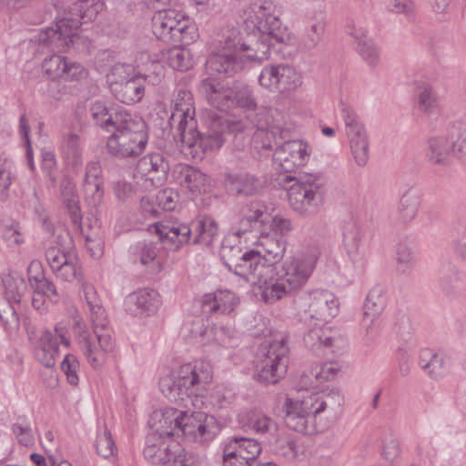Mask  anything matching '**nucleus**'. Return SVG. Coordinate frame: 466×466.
<instances>
[{"instance_id": "ddd939ff", "label": "nucleus", "mask_w": 466, "mask_h": 466, "mask_svg": "<svg viewBox=\"0 0 466 466\" xmlns=\"http://www.w3.org/2000/svg\"><path fill=\"white\" fill-rule=\"evenodd\" d=\"M246 281L259 287L261 299L267 304H273L294 291L275 267L258 265Z\"/></svg>"}, {"instance_id": "b1692460", "label": "nucleus", "mask_w": 466, "mask_h": 466, "mask_svg": "<svg viewBox=\"0 0 466 466\" xmlns=\"http://www.w3.org/2000/svg\"><path fill=\"white\" fill-rule=\"evenodd\" d=\"M168 170L169 164L160 153L146 155L136 167V174L150 181L153 187H159L166 181Z\"/></svg>"}, {"instance_id": "9d476101", "label": "nucleus", "mask_w": 466, "mask_h": 466, "mask_svg": "<svg viewBox=\"0 0 466 466\" xmlns=\"http://www.w3.org/2000/svg\"><path fill=\"white\" fill-rule=\"evenodd\" d=\"M324 184L318 176H305L290 186L287 192L289 207L301 216L318 212L324 199Z\"/></svg>"}, {"instance_id": "f8f14e48", "label": "nucleus", "mask_w": 466, "mask_h": 466, "mask_svg": "<svg viewBox=\"0 0 466 466\" xmlns=\"http://www.w3.org/2000/svg\"><path fill=\"white\" fill-rule=\"evenodd\" d=\"M143 454L155 466H187V453L180 444L157 434L147 437Z\"/></svg>"}, {"instance_id": "6ab92c4d", "label": "nucleus", "mask_w": 466, "mask_h": 466, "mask_svg": "<svg viewBox=\"0 0 466 466\" xmlns=\"http://www.w3.org/2000/svg\"><path fill=\"white\" fill-rule=\"evenodd\" d=\"M180 434L193 441H208L218 432V425L214 416L203 411H183Z\"/></svg>"}, {"instance_id": "37998d69", "label": "nucleus", "mask_w": 466, "mask_h": 466, "mask_svg": "<svg viewBox=\"0 0 466 466\" xmlns=\"http://www.w3.org/2000/svg\"><path fill=\"white\" fill-rule=\"evenodd\" d=\"M452 153L448 134L429 138L426 148L427 159L437 165L446 164L450 154Z\"/></svg>"}, {"instance_id": "f03ea898", "label": "nucleus", "mask_w": 466, "mask_h": 466, "mask_svg": "<svg viewBox=\"0 0 466 466\" xmlns=\"http://www.w3.org/2000/svg\"><path fill=\"white\" fill-rule=\"evenodd\" d=\"M211 122L207 132L198 129L195 118L193 96L190 91L179 89L172 101V112L168 120L174 137H179L181 151L195 159H202L208 151L218 149L224 143V133L228 129L225 119L217 114L210 116Z\"/></svg>"}, {"instance_id": "c9c22d12", "label": "nucleus", "mask_w": 466, "mask_h": 466, "mask_svg": "<svg viewBox=\"0 0 466 466\" xmlns=\"http://www.w3.org/2000/svg\"><path fill=\"white\" fill-rule=\"evenodd\" d=\"M59 344L60 341L51 330L41 331L35 346V357L38 361L45 367H53L58 356Z\"/></svg>"}, {"instance_id": "2f4dec72", "label": "nucleus", "mask_w": 466, "mask_h": 466, "mask_svg": "<svg viewBox=\"0 0 466 466\" xmlns=\"http://www.w3.org/2000/svg\"><path fill=\"white\" fill-rule=\"evenodd\" d=\"M386 299L382 287L375 286L368 293L363 306L362 325L367 332L371 329L384 310Z\"/></svg>"}, {"instance_id": "13d9d810", "label": "nucleus", "mask_w": 466, "mask_h": 466, "mask_svg": "<svg viewBox=\"0 0 466 466\" xmlns=\"http://www.w3.org/2000/svg\"><path fill=\"white\" fill-rule=\"evenodd\" d=\"M19 303H13L7 299H0V320L6 329L16 330L20 326L17 310Z\"/></svg>"}, {"instance_id": "4d7b16f0", "label": "nucleus", "mask_w": 466, "mask_h": 466, "mask_svg": "<svg viewBox=\"0 0 466 466\" xmlns=\"http://www.w3.org/2000/svg\"><path fill=\"white\" fill-rule=\"evenodd\" d=\"M197 36L196 25H193L187 17L182 15V18L177 28H175V34L169 44L189 45L195 41Z\"/></svg>"}, {"instance_id": "e433bc0d", "label": "nucleus", "mask_w": 466, "mask_h": 466, "mask_svg": "<svg viewBox=\"0 0 466 466\" xmlns=\"http://www.w3.org/2000/svg\"><path fill=\"white\" fill-rule=\"evenodd\" d=\"M182 413L183 410H178L174 408H167L162 411L154 412L151 420H158L159 425L153 434H157L163 438H169L175 435L179 436Z\"/></svg>"}, {"instance_id": "a211bd4d", "label": "nucleus", "mask_w": 466, "mask_h": 466, "mask_svg": "<svg viewBox=\"0 0 466 466\" xmlns=\"http://www.w3.org/2000/svg\"><path fill=\"white\" fill-rule=\"evenodd\" d=\"M262 451L261 444L252 438L234 436L223 451V466H252Z\"/></svg>"}, {"instance_id": "bb28decb", "label": "nucleus", "mask_w": 466, "mask_h": 466, "mask_svg": "<svg viewBox=\"0 0 466 466\" xmlns=\"http://www.w3.org/2000/svg\"><path fill=\"white\" fill-rule=\"evenodd\" d=\"M89 112L93 121L108 132H112L130 114L123 107L107 106L100 100L91 103Z\"/></svg>"}, {"instance_id": "412c9836", "label": "nucleus", "mask_w": 466, "mask_h": 466, "mask_svg": "<svg viewBox=\"0 0 466 466\" xmlns=\"http://www.w3.org/2000/svg\"><path fill=\"white\" fill-rule=\"evenodd\" d=\"M220 257L229 270L245 280L248 279L258 266L259 256L256 255L254 250L242 252L238 245H233L228 240L223 241L220 248Z\"/></svg>"}, {"instance_id": "864d4df0", "label": "nucleus", "mask_w": 466, "mask_h": 466, "mask_svg": "<svg viewBox=\"0 0 466 466\" xmlns=\"http://www.w3.org/2000/svg\"><path fill=\"white\" fill-rule=\"evenodd\" d=\"M280 129L277 127L259 126L253 136L255 147L265 151L272 150L278 143V137H280Z\"/></svg>"}, {"instance_id": "7ed1b4c3", "label": "nucleus", "mask_w": 466, "mask_h": 466, "mask_svg": "<svg viewBox=\"0 0 466 466\" xmlns=\"http://www.w3.org/2000/svg\"><path fill=\"white\" fill-rule=\"evenodd\" d=\"M82 290L86 301L85 309L93 330L90 331L82 319L76 320L73 332L77 346L86 361L94 369H100L116 346L108 328V319L95 287L83 281Z\"/></svg>"}, {"instance_id": "72a5a7b5", "label": "nucleus", "mask_w": 466, "mask_h": 466, "mask_svg": "<svg viewBox=\"0 0 466 466\" xmlns=\"http://www.w3.org/2000/svg\"><path fill=\"white\" fill-rule=\"evenodd\" d=\"M55 242V246L46 250V258L52 271L56 270L59 264H65L69 259V255L76 254L74 243L68 232L58 234Z\"/></svg>"}, {"instance_id": "4468645a", "label": "nucleus", "mask_w": 466, "mask_h": 466, "mask_svg": "<svg viewBox=\"0 0 466 466\" xmlns=\"http://www.w3.org/2000/svg\"><path fill=\"white\" fill-rule=\"evenodd\" d=\"M319 260V251L308 250L285 259L279 271L288 287L293 290L302 288L312 275Z\"/></svg>"}, {"instance_id": "5701e85b", "label": "nucleus", "mask_w": 466, "mask_h": 466, "mask_svg": "<svg viewBox=\"0 0 466 466\" xmlns=\"http://www.w3.org/2000/svg\"><path fill=\"white\" fill-rule=\"evenodd\" d=\"M343 245L356 268L362 269L367 264L366 247L363 233L359 224L351 219L343 226Z\"/></svg>"}, {"instance_id": "680f3d73", "label": "nucleus", "mask_w": 466, "mask_h": 466, "mask_svg": "<svg viewBox=\"0 0 466 466\" xmlns=\"http://www.w3.org/2000/svg\"><path fill=\"white\" fill-rule=\"evenodd\" d=\"M436 106L437 103L432 88L428 85L420 86L417 94V108L419 111L426 115H431Z\"/></svg>"}, {"instance_id": "aec40b11", "label": "nucleus", "mask_w": 466, "mask_h": 466, "mask_svg": "<svg viewBox=\"0 0 466 466\" xmlns=\"http://www.w3.org/2000/svg\"><path fill=\"white\" fill-rule=\"evenodd\" d=\"M311 147L302 140H289L275 149L273 162L276 168L283 172H292L305 166L310 157Z\"/></svg>"}, {"instance_id": "9b49d317", "label": "nucleus", "mask_w": 466, "mask_h": 466, "mask_svg": "<svg viewBox=\"0 0 466 466\" xmlns=\"http://www.w3.org/2000/svg\"><path fill=\"white\" fill-rule=\"evenodd\" d=\"M296 307L301 320L328 322L338 315L339 303L330 291L313 289L300 294Z\"/></svg>"}, {"instance_id": "338daca9", "label": "nucleus", "mask_w": 466, "mask_h": 466, "mask_svg": "<svg viewBox=\"0 0 466 466\" xmlns=\"http://www.w3.org/2000/svg\"><path fill=\"white\" fill-rule=\"evenodd\" d=\"M79 361L73 354H66L61 362V370L66 376V380L71 385L76 386L79 382Z\"/></svg>"}, {"instance_id": "3c124183", "label": "nucleus", "mask_w": 466, "mask_h": 466, "mask_svg": "<svg viewBox=\"0 0 466 466\" xmlns=\"http://www.w3.org/2000/svg\"><path fill=\"white\" fill-rule=\"evenodd\" d=\"M53 273L62 281H77L79 283L84 281L82 268L76 254L69 255V259L65 264H59V267Z\"/></svg>"}, {"instance_id": "a19ab883", "label": "nucleus", "mask_w": 466, "mask_h": 466, "mask_svg": "<svg viewBox=\"0 0 466 466\" xmlns=\"http://www.w3.org/2000/svg\"><path fill=\"white\" fill-rule=\"evenodd\" d=\"M244 427L268 439H275L279 435L278 423L271 417L260 411L251 412Z\"/></svg>"}, {"instance_id": "1a4fd4ad", "label": "nucleus", "mask_w": 466, "mask_h": 466, "mask_svg": "<svg viewBox=\"0 0 466 466\" xmlns=\"http://www.w3.org/2000/svg\"><path fill=\"white\" fill-rule=\"evenodd\" d=\"M289 348L285 336L266 339L255 357L256 378L266 383H276L286 373L289 362Z\"/></svg>"}, {"instance_id": "5fc2aeb1", "label": "nucleus", "mask_w": 466, "mask_h": 466, "mask_svg": "<svg viewBox=\"0 0 466 466\" xmlns=\"http://www.w3.org/2000/svg\"><path fill=\"white\" fill-rule=\"evenodd\" d=\"M4 295L1 299L13 303H20L22 296L26 291V283L20 276H8L3 280Z\"/></svg>"}, {"instance_id": "6e6552de", "label": "nucleus", "mask_w": 466, "mask_h": 466, "mask_svg": "<svg viewBox=\"0 0 466 466\" xmlns=\"http://www.w3.org/2000/svg\"><path fill=\"white\" fill-rule=\"evenodd\" d=\"M108 137L106 147L109 154L118 158L135 157L147 145L146 124L131 114L120 121Z\"/></svg>"}, {"instance_id": "79ce46f5", "label": "nucleus", "mask_w": 466, "mask_h": 466, "mask_svg": "<svg viewBox=\"0 0 466 466\" xmlns=\"http://www.w3.org/2000/svg\"><path fill=\"white\" fill-rule=\"evenodd\" d=\"M421 193L417 187H410L401 196L398 205V214L404 223L411 222L418 215Z\"/></svg>"}, {"instance_id": "39448f33", "label": "nucleus", "mask_w": 466, "mask_h": 466, "mask_svg": "<svg viewBox=\"0 0 466 466\" xmlns=\"http://www.w3.org/2000/svg\"><path fill=\"white\" fill-rule=\"evenodd\" d=\"M343 401L337 389L311 393L302 399L287 398L283 406L285 424L294 431L313 434L319 431L316 419L323 413L327 417L335 416Z\"/></svg>"}, {"instance_id": "49530a36", "label": "nucleus", "mask_w": 466, "mask_h": 466, "mask_svg": "<svg viewBox=\"0 0 466 466\" xmlns=\"http://www.w3.org/2000/svg\"><path fill=\"white\" fill-rule=\"evenodd\" d=\"M60 189L63 202L70 214L72 222L79 227L81 225L82 216L75 184L70 179L65 178L61 182Z\"/></svg>"}, {"instance_id": "c85d7f7f", "label": "nucleus", "mask_w": 466, "mask_h": 466, "mask_svg": "<svg viewBox=\"0 0 466 466\" xmlns=\"http://www.w3.org/2000/svg\"><path fill=\"white\" fill-rule=\"evenodd\" d=\"M199 92L212 106L223 111L228 108V102L233 95L232 86H226L214 77L203 79Z\"/></svg>"}, {"instance_id": "0e129e2a", "label": "nucleus", "mask_w": 466, "mask_h": 466, "mask_svg": "<svg viewBox=\"0 0 466 466\" xmlns=\"http://www.w3.org/2000/svg\"><path fill=\"white\" fill-rule=\"evenodd\" d=\"M274 444V451L279 455L283 457L288 461H295L299 456V448L297 443L292 439H280L276 437Z\"/></svg>"}, {"instance_id": "58836bf2", "label": "nucleus", "mask_w": 466, "mask_h": 466, "mask_svg": "<svg viewBox=\"0 0 466 466\" xmlns=\"http://www.w3.org/2000/svg\"><path fill=\"white\" fill-rule=\"evenodd\" d=\"M304 42L308 48L317 46L322 39L325 31V14L322 8L308 12L306 15Z\"/></svg>"}, {"instance_id": "f3484780", "label": "nucleus", "mask_w": 466, "mask_h": 466, "mask_svg": "<svg viewBox=\"0 0 466 466\" xmlns=\"http://www.w3.org/2000/svg\"><path fill=\"white\" fill-rule=\"evenodd\" d=\"M77 29L64 16L58 19L51 26L42 30L37 35V42L40 46L46 47L52 52L63 53L74 47L80 38Z\"/></svg>"}, {"instance_id": "052dcab7", "label": "nucleus", "mask_w": 466, "mask_h": 466, "mask_svg": "<svg viewBox=\"0 0 466 466\" xmlns=\"http://www.w3.org/2000/svg\"><path fill=\"white\" fill-rule=\"evenodd\" d=\"M12 431L17 441L23 446H32L35 437L31 422L26 417H19L12 426Z\"/></svg>"}, {"instance_id": "bf43d9fd", "label": "nucleus", "mask_w": 466, "mask_h": 466, "mask_svg": "<svg viewBox=\"0 0 466 466\" xmlns=\"http://www.w3.org/2000/svg\"><path fill=\"white\" fill-rule=\"evenodd\" d=\"M68 59L65 56L53 55L44 59L42 69L50 79H59L65 76Z\"/></svg>"}, {"instance_id": "f704fd0d", "label": "nucleus", "mask_w": 466, "mask_h": 466, "mask_svg": "<svg viewBox=\"0 0 466 466\" xmlns=\"http://www.w3.org/2000/svg\"><path fill=\"white\" fill-rule=\"evenodd\" d=\"M439 287L450 298L460 296L464 291V281L455 265L447 263L439 271Z\"/></svg>"}, {"instance_id": "774afa93", "label": "nucleus", "mask_w": 466, "mask_h": 466, "mask_svg": "<svg viewBox=\"0 0 466 466\" xmlns=\"http://www.w3.org/2000/svg\"><path fill=\"white\" fill-rule=\"evenodd\" d=\"M396 260L402 267V271L410 268L416 262V256L410 247L400 243L396 249Z\"/></svg>"}, {"instance_id": "2eb2a0df", "label": "nucleus", "mask_w": 466, "mask_h": 466, "mask_svg": "<svg viewBox=\"0 0 466 466\" xmlns=\"http://www.w3.org/2000/svg\"><path fill=\"white\" fill-rule=\"evenodd\" d=\"M339 110L345 123L346 134L354 159L360 167H363L369 158V141L366 129L350 105L340 102Z\"/></svg>"}, {"instance_id": "ea45409f", "label": "nucleus", "mask_w": 466, "mask_h": 466, "mask_svg": "<svg viewBox=\"0 0 466 466\" xmlns=\"http://www.w3.org/2000/svg\"><path fill=\"white\" fill-rule=\"evenodd\" d=\"M61 155L68 166L79 167L83 163V147L80 137L73 132H66L62 136Z\"/></svg>"}, {"instance_id": "4be33fe9", "label": "nucleus", "mask_w": 466, "mask_h": 466, "mask_svg": "<svg viewBox=\"0 0 466 466\" xmlns=\"http://www.w3.org/2000/svg\"><path fill=\"white\" fill-rule=\"evenodd\" d=\"M269 218V214L265 211V207L258 203H251L244 215L234 224L232 230L238 238H244L245 241L252 238H258L263 235L266 230V222Z\"/></svg>"}, {"instance_id": "473e14b6", "label": "nucleus", "mask_w": 466, "mask_h": 466, "mask_svg": "<svg viewBox=\"0 0 466 466\" xmlns=\"http://www.w3.org/2000/svg\"><path fill=\"white\" fill-rule=\"evenodd\" d=\"M101 167L97 162H90L86 167L84 192L90 205L96 206L103 200L104 189Z\"/></svg>"}, {"instance_id": "c03bdc74", "label": "nucleus", "mask_w": 466, "mask_h": 466, "mask_svg": "<svg viewBox=\"0 0 466 466\" xmlns=\"http://www.w3.org/2000/svg\"><path fill=\"white\" fill-rule=\"evenodd\" d=\"M340 369L341 365L338 361H328L316 364L311 368L309 375H305L301 378V387L310 388L315 386L313 381H308L309 377L314 378L316 382L319 383L332 380L337 377Z\"/></svg>"}, {"instance_id": "6e6d98bb", "label": "nucleus", "mask_w": 466, "mask_h": 466, "mask_svg": "<svg viewBox=\"0 0 466 466\" xmlns=\"http://www.w3.org/2000/svg\"><path fill=\"white\" fill-rule=\"evenodd\" d=\"M166 60L170 67L177 71H187L193 66L190 51L178 46H174L167 51Z\"/></svg>"}, {"instance_id": "69168bd1", "label": "nucleus", "mask_w": 466, "mask_h": 466, "mask_svg": "<svg viewBox=\"0 0 466 466\" xmlns=\"http://www.w3.org/2000/svg\"><path fill=\"white\" fill-rule=\"evenodd\" d=\"M95 446L97 454L105 459L114 455L116 451L115 441L112 439L111 433L106 429L97 435Z\"/></svg>"}, {"instance_id": "393cba45", "label": "nucleus", "mask_w": 466, "mask_h": 466, "mask_svg": "<svg viewBox=\"0 0 466 466\" xmlns=\"http://www.w3.org/2000/svg\"><path fill=\"white\" fill-rule=\"evenodd\" d=\"M160 302V296L155 289H140L127 295L125 309L133 316L150 315L157 310Z\"/></svg>"}, {"instance_id": "7c9ffc66", "label": "nucleus", "mask_w": 466, "mask_h": 466, "mask_svg": "<svg viewBox=\"0 0 466 466\" xmlns=\"http://www.w3.org/2000/svg\"><path fill=\"white\" fill-rule=\"evenodd\" d=\"M182 15L174 9L158 10L152 18L153 34L157 39L169 44Z\"/></svg>"}, {"instance_id": "8fccbe9b", "label": "nucleus", "mask_w": 466, "mask_h": 466, "mask_svg": "<svg viewBox=\"0 0 466 466\" xmlns=\"http://www.w3.org/2000/svg\"><path fill=\"white\" fill-rule=\"evenodd\" d=\"M181 174L183 177L181 184L188 188L193 195L206 191L208 179L200 170L187 166L182 169Z\"/></svg>"}, {"instance_id": "4c0bfd02", "label": "nucleus", "mask_w": 466, "mask_h": 466, "mask_svg": "<svg viewBox=\"0 0 466 466\" xmlns=\"http://www.w3.org/2000/svg\"><path fill=\"white\" fill-rule=\"evenodd\" d=\"M419 365L433 380L444 377L449 371L446 358L430 349L420 350Z\"/></svg>"}, {"instance_id": "c756f323", "label": "nucleus", "mask_w": 466, "mask_h": 466, "mask_svg": "<svg viewBox=\"0 0 466 466\" xmlns=\"http://www.w3.org/2000/svg\"><path fill=\"white\" fill-rule=\"evenodd\" d=\"M238 303L239 299L228 289H218L202 298V309L207 313L229 314Z\"/></svg>"}, {"instance_id": "603ef678", "label": "nucleus", "mask_w": 466, "mask_h": 466, "mask_svg": "<svg viewBox=\"0 0 466 466\" xmlns=\"http://www.w3.org/2000/svg\"><path fill=\"white\" fill-rule=\"evenodd\" d=\"M233 95L228 102V108L231 106H238L247 110H254L256 108V101L251 89L245 84L235 82L232 85Z\"/></svg>"}, {"instance_id": "de8ad7c7", "label": "nucleus", "mask_w": 466, "mask_h": 466, "mask_svg": "<svg viewBox=\"0 0 466 466\" xmlns=\"http://www.w3.org/2000/svg\"><path fill=\"white\" fill-rule=\"evenodd\" d=\"M452 154L460 158L466 157V123L456 121L447 129Z\"/></svg>"}, {"instance_id": "20e7f679", "label": "nucleus", "mask_w": 466, "mask_h": 466, "mask_svg": "<svg viewBox=\"0 0 466 466\" xmlns=\"http://www.w3.org/2000/svg\"><path fill=\"white\" fill-rule=\"evenodd\" d=\"M137 71L133 66L116 64L107 75V82L114 96L124 104L139 102L145 94L146 83L158 85L165 75L164 66L152 59L147 52L136 57Z\"/></svg>"}, {"instance_id": "cd10ccee", "label": "nucleus", "mask_w": 466, "mask_h": 466, "mask_svg": "<svg viewBox=\"0 0 466 466\" xmlns=\"http://www.w3.org/2000/svg\"><path fill=\"white\" fill-rule=\"evenodd\" d=\"M104 7L101 0H75L66 7L65 17L78 30L83 23L95 20Z\"/></svg>"}, {"instance_id": "a878e982", "label": "nucleus", "mask_w": 466, "mask_h": 466, "mask_svg": "<svg viewBox=\"0 0 466 466\" xmlns=\"http://www.w3.org/2000/svg\"><path fill=\"white\" fill-rule=\"evenodd\" d=\"M258 248L254 250L259 256L258 265L270 266L279 262L286 252L287 244L282 238H274L264 230L258 238Z\"/></svg>"}, {"instance_id": "423d86ee", "label": "nucleus", "mask_w": 466, "mask_h": 466, "mask_svg": "<svg viewBox=\"0 0 466 466\" xmlns=\"http://www.w3.org/2000/svg\"><path fill=\"white\" fill-rule=\"evenodd\" d=\"M211 380L209 365L203 361L185 363L159 379L161 392L171 401L198 395Z\"/></svg>"}, {"instance_id": "09e8293b", "label": "nucleus", "mask_w": 466, "mask_h": 466, "mask_svg": "<svg viewBox=\"0 0 466 466\" xmlns=\"http://www.w3.org/2000/svg\"><path fill=\"white\" fill-rule=\"evenodd\" d=\"M228 179L232 189L238 195L250 196L257 194L261 187L259 180L255 176L248 173L231 175Z\"/></svg>"}, {"instance_id": "e2e57ef3", "label": "nucleus", "mask_w": 466, "mask_h": 466, "mask_svg": "<svg viewBox=\"0 0 466 466\" xmlns=\"http://www.w3.org/2000/svg\"><path fill=\"white\" fill-rule=\"evenodd\" d=\"M34 292L46 295V297L51 302H57L59 299V294L56 288V285L52 280L45 276H40L39 279L35 278L34 282L30 284Z\"/></svg>"}, {"instance_id": "f257e3e1", "label": "nucleus", "mask_w": 466, "mask_h": 466, "mask_svg": "<svg viewBox=\"0 0 466 466\" xmlns=\"http://www.w3.org/2000/svg\"><path fill=\"white\" fill-rule=\"evenodd\" d=\"M275 5L271 0H256L245 12L244 23L251 31H258L259 38L252 44L241 42L238 29H227L219 39L220 49L207 61L211 72L232 76L248 63L262 62L269 58L272 40L285 42L286 30L274 15Z\"/></svg>"}, {"instance_id": "a18cd8bd", "label": "nucleus", "mask_w": 466, "mask_h": 466, "mask_svg": "<svg viewBox=\"0 0 466 466\" xmlns=\"http://www.w3.org/2000/svg\"><path fill=\"white\" fill-rule=\"evenodd\" d=\"M333 333L329 328L316 326L304 335V344L313 351H318L323 347H334L339 338Z\"/></svg>"}, {"instance_id": "dca6fc26", "label": "nucleus", "mask_w": 466, "mask_h": 466, "mask_svg": "<svg viewBox=\"0 0 466 466\" xmlns=\"http://www.w3.org/2000/svg\"><path fill=\"white\" fill-rule=\"evenodd\" d=\"M258 82L261 86L273 92H289L302 83L300 74L288 64L268 65L262 68Z\"/></svg>"}, {"instance_id": "0eeeda50", "label": "nucleus", "mask_w": 466, "mask_h": 466, "mask_svg": "<svg viewBox=\"0 0 466 466\" xmlns=\"http://www.w3.org/2000/svg\"><path fill=\"white\" fill-rule=\"evenodd\" d=\"M156 232L159 240L169 249H177L182 245L188 243L192 234H194V243L209 246L218 237V225L213 218L204 217L194 221L190 226L187 224H157Z\"/></svg>"}]
</instances>
